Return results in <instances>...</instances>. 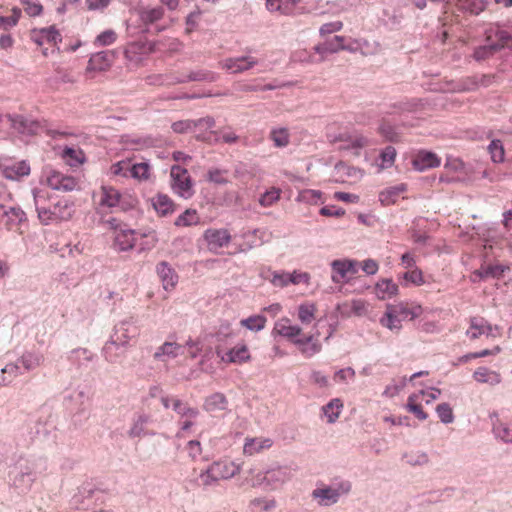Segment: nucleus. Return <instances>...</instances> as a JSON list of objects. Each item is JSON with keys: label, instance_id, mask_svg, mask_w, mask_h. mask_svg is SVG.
Instances as JSON below:
<instances>
[{"label": "nucleus", "instance_id": "60", "mask_svg": "<svg viewBox=\"0 0 512 512\" xmlns=\"http://www.w3.org/2000/svg\"><path fill=\"white\" fill-rule=\"evenodd\" d=\"M316 311L314 303L305 302L299 306L298 317L300 320H309L316 317Z\"/></svg>", "mask_w": 512, "mask_h": 512}, {"label": "nucleus", "instance_id": "11", "mask_svg": "<svg viewBox=\"0 0 512 512\" xmlns=\"http://www.w3.org/2000/svg\"><path fill=\"white\" fill-rule=\"evenodd\" d=\"M216 354L226 364H242L250 360V352L244 343H238L230 349L221 345L216 347Z\"/></svg>", "mask_w": 512, "mask_h": 512}, {"label": "nucleus", "instance_id": "64", "mask_svg": "<svg viewBox=\"0 0 512 512\" xmlns=\"http://www.w3.org/2000/svg\"><path fill=\"white\" fill-rule=\"evenodd\" d=\"M322 193L318 190H312V189H306L300 192L299 198L302 201L311 203V204H317L318 201L321 199Z\"/></svg>", "mask_w": 512, "mask_h": 512}, {"label": "nucleus", "instance_id": "32", "mask_svg": "<svg viewBox=\"0 0 512 512\" xmlns=\"http://www.w3.org/2000/svg\"><path fill=\"white\" fill-rule=\"evenodd\" d=\"M398 291V285L391 279H381L376 283L374 287L375 295L380 300L390 299L396 296Z\"/></svg>", "mask_w": 512, "mask_h": 512}, {"label": "nucleus", "instance_id": "62", "mask_svg": "<svg viewBox=\"0 0 512 512\" xmlns=\"http://www.w3.org/2000/svg\"><path fill=\"white\" fill-rule=\"evenodd\" d=\"M227 174L228 172L226 170L214 168L208 171L207 178L210 182L215 184H226L228 182Z\"/></svg>", "mask_w": 512, "mask_h": 512}, {"label": "nucleus", "instance_id": "15", "mask_svg": "<svg viewBox=\"0 0 512 512\" xmlns=\"http://www.w3.org/2000/svg\"><path fill=\"white\" fill-rule=\"evenodd\" d=\"M293 476V470L289 466H277L268 469L264 476L263 482L270 486L271 489H276L289 481Z\"/></svg>", "mask_w": 512, "mask_h": 512}, {"label": "nucleus", "instance_id": "17", "mask_svg": "<svg viewBox=\"0 0 512 512\" xmlns=\"http://www.w3.org/2000/svg\"><path fill=\"white\" fill-rule=\"evenodd\" d=\"M441 158L434 152L419 150L412 159V165L417 171H425L431 168L439 167Z\"/></svg>", "mask_w": 512, "mask_h": 512}, {"label": "nucleus", "instance_id": "26", "mask_svg": "<svg viewBox=\"0 0 512 512\" xmlns=\"http://www.w3.org/2000/svg\"><path fill=\"white\" fill-rule=\"evenodd\" d=\"M490 419L495 438L504 443H512V428L499 419L497 412H493L490 415Z\"/></svg>", "mask_w": 512, "mask_h": 512}, {"label": "nucleus", "instance_id": "31", "mask_svg": "<svg viewBox=\"0 0 512 512\" xmlns=\"http://www.w3.org/2000/svg\"><path fill=\"white\" fill-rule=\"evenodd\" d=\"M407 185L406 184H399L393 187H389L384 189L379 194V201L384 206H389L395 204L400 198L402 197V194L406 192Z\"/></svg>", "mask_w": 512, "mask_h": 512}, {"label": "nucleus", "instance_id": "61", "mask_svg": "<svg viewBox=\"0 0 512 512\" xmlns=\"http://www.w3.org/2000/svg\"><path fill=\"white\" fill-rule=\"evenodd\" d=\"M281 305L278 303H274L263 309L262 314L258 315L256 318H248L247 320H267V318H275L281 311Z\"/></svg>", "mask_w": 512, "mask_h": 512}, {"label": "nucleus", "instance_id": "63", "mask_svg": "<svg viewBox=\"0 0 512 512\" xmlns=\"http://www.w3.org/2000/svg\"><path fill=\"white\" fill-rule=\"evenodd\" d=\"M396 157V150L392 146L386 147L381 153V168H389L393 165Z\"/></svg>", "mask_w": 512, "mask_h": 512}, {"label": "nucleus", "instance_id": "22", "mask_svg": "<svg viewBox=\"0 0 512 512\" xmlns=\"http://www.w3.org/2000/svg\"><path fill=\"white\" fill-rule=\"evenodd\" d=\"M59 207L60 203H57L54 206L53 210L39 209L38 217L41 220V222L44 224H48L51 221L66 220L72 216V207L66 201L64 202L66 212H58Z\"/></svg>", "mask_w": 512, "mask_h": 512}, {"label": "nucleus", "instance_id": "8", "mask_svg": "<svg viewBox=\"0 0 512 512\" xmlns=\"http://www.w3.org/2000/svg\"><path fill=\"white\" fill-rule=\"evenodd\" d=\"M42 183L53 190L62 192H70L79 187V181L77 178L65 175L52 168H46L43 171Z\"/></svg>", "mask_w": 512, "mask_h": 512}, {"label": "nucleus", "instance_id": "30", "mask_svg": "<svg viewBox=\"0 0 512 512\" xmlns=\"http://www.w3.org/2000/svg\"><path fill=\"white\" fill-rule=\"evenodd\" d=\"M466 334L472 339H476L481 335L496 337L499 334V329L497 325L492 326L488 322H471V326L466 331Z\"/></svg>", "mask_w": 512, "mask_h": 512}, {"label": "nucleus", "instance_id": "10", "mask_svg": "<svg viewBox=\"0 0 512 512\" xmlns=\"http://www.w3.org/2000/svg\"><path fill=\"white\" fill-rule=\"evenodd\" d=\"M386 314L389 320H414L423 315V308L415 302H399L389 306Z\"/></svg>", "mask_w": 512, "mask_h": 512}, {"label": "nucleus", "instance_id": "58", "mask_svg": "<svg viewBox=\"0 0 512 512\" xmlns=\"http://www.w3.org/2000/svg\"><path fill=\"white\" fill-rule=\"evenodd\" d=\"M25 12L32 17L39 16L43 7L39 0H21Z\"/></svg>", "mask_w": 512, "mask_h": 512}, {"label": "nucleus", "instance_id": "50", "mask_svg": "<svg viewBox=\"0 0 512 512\" xmlns=\"http://www.w3.org/2000/svg\"><path fill=\"white\" fill-rule=\"evenodd\" d=\"M417 399V394L410 395L407 400L406 409L413 413L419 420H426L428 418V414L423 411L420 404L416 403Z\"/></svg>", "mask_w": 512, "mask_h": 512}, {"label": "nucleus", "instance_id": "23", "mask_svg": "<svg viewBox=\"0 0 512 512\" xmlns=\"http://www.w3.org/2000/svg\"><path fill=\"white\" fill-rule=\"evenodd\" d=\"M11 125L15 131L21 134L33 135L37 134L42 129L39 122L23 116H15L11 118Z\"/></svg>", "mask_w": 512, "mask_h": 512}, {"label": "nucleus", "instance_id": "46", "mask_svg": "<svg viewBox=\"0 0 512 512\" xmlns=\"http://www.w3.org/2000/svg\"><path fill=\"white\" fill-rule=\"evenodd\" d=\"M491 160L495 163H502L505 160V149L500 140H492L488 146Z\"/></svg>", "mask_w": 512, "mask_h": 512}, {"label": "nucleus", "instance_id": "37", "mask_svg": "<svg viewBox=\"0 0 512 512\" xmlns=\"http://www.w3.org/2000/svg\"><path fill=\"white\" fill-rule=\"evenodd\" d=\"M151 201L153 208L160 216H166L174 211V203L167 195L158 194Z\"/></svg>", "mask_w": 512, "mask_h": 512}, {"label": "nucleus", "instance_id": "9", "mask_svg": "<svg viewBox=\"0 0 512 512\" xmlns=\"http://www.w3.org/2000/svg\"><path fill=\"white\" fill-rule=\"evenodd\" d=\"M172 190L183 198L193 194V184L188 171L179 165L171 167L170 171Z\"/></svg>", "mask_w": 512, "mask_h": 512}, {"label": "nucleus", "instance_id": "19", "mask_svg": "<svg viewBox=\"0 0 512 512\" xmlns=\"http://www.w3.org/2000/svg\"><path fill=\"white\" fill-rule=\"evenodd\" d=\"M235 472L227 473L222 472V463L214 462L207 469L202 471L199 475L200 484L203 486H210L220 479H227L234 476Z\"/></svg>", "mask_w": 512, "mask_h": 512}, {"label": "nucleus", "instance_id": "4", "mask_svg": "<svg viewBox=\"0 0 512 512\" xmlns=\"http://www.w3.org/2000/svg\"><path fill=\"white\" fill-rule=\"evenodd\" d=\"M274 330L281 336L292 340L295 344L301 347L302 352L310 357L320 350V346L312 342L313 336L303 334L298 326H286L283 322H276Z\"/></svg>", "mask_w": 512, "mask_h": 512}, {"label": "nucleus", "instance_id": "53", "mask_svg": "<svg viewBox=\"0 0 512 512\" xmlns=\"http://www.w3.org/2000/svg\"><path fill=\"white\" fill-rule=\"evenodd\" d=\"M163 16V9L160 7L145 9L141 12V20L145 24H153L160 20Z\"/></svg>", "mask_w": 512, "mask_h": 512}, {"label": "nucleus", "instance_id": "24", "mask_svg": "<svg viewBox=\"0 0 512 512\" xmlns=\"http://www.w3.org/2000/svg\"><path fill=\"white\" fill-rule=\"evenodd\" d=\"M315 50L320 54H325V53H336L340 50L355 51L356 48L353 47L352 45H347L345 43V37L334 36L333 38L327 40L323 44L316 46Z\"/></svg>", "mask_w": 512, "mask_h": 512}, {"label": "nucleus", "instance_id": "25", "mask_svg": "<svg viewBox=\"0 0 512 512\" xmlns=\"http://www.w3.org/2000/svg\"><path fill=\"white\" fill-rule=\"evenodd\" d=\"M132 324L133 322H117L110 339L126 346L128 340L136 335V328Z\"/></svg>", "mask_w": 512, "mask_h": 512}, {"label": "nucleus", "instance_id": "57", "mask_svg": "<svg viewBox=\"0 0 512 512\" xmlns=\"http://www.w3.org/2000/svg\"><path fill=\"white\" fill-rule=\"evenodd\" d=\"M436 412L442 423L449 424L454 421L453 411L448 403L438 404Z\"/></svg>", "mask_w": 512, "mask_h": 512}, {"label": "nucleus", "instance_id": "51", "mask_svg": "<svg viewBox=\"0 0 512 512\" xmlns=\"http://www.w3.org/2000/svg\"><path fill=\"white\" fill-rule=\"evenodd\" d=\"M20 17L21 10L17 7H14L11 10V14L9 16H0V28L3 30H8L16 26Z\"/></svg>", "mask_w": 512, "mask_h": 512}, {"label": "nucleus", "instance_id": "47", "mask_svg": "<svg viewBox=\"0 0 512 512\" xmlns=\"http://www.w3.org/2000/svg\"><path fill=\"white\" fill-rule=\"evenodd\" d=\"M149 420L150 418L146 414L138 415L128 432L129 437L136 438L142 436L144 433V427L149 422Z\"/></svg>", "mask_w": 512, "mask_h": 512}, {"label": "nucleus", "instance_id": "21", "mask_svg": "<svg viewBox=\"0 0 512 512\" xmlns=\"http://www.w3.org/2000/svg\"><path fill=\"white\" fill-rule=\"evenodd\" d=\"M102 354L107 362L119 364L125 358L126 346L109 339L102 349Z\"/></svg>", "mask_w": 512, "mask_h": 512}, {"label": "nucleus", "instance_id": "56", "mask_svg": "<svg viewBox=\"0 0 512 512\" xmlns=\"http://www.w3.org/2000/svg\"><path fill=\"white\" fill-rule=\"evenodd\" d=\"M403 279L415 286H421V285L425 284L423 272L418 267L415 269L406 271L403 274Z\"/></svg>", "mask_w": 512, "mask_h": 512}, {"label": "nucleus", "instance_id": "54", "mask_svg": "<svg viewBox=\"0 0 512 512\" xmlns=\"http://www.w3.org/2000/svg\"><path fill=\"white\" fill-rule=\"evenodd\" d=\"M34 480H35V474L27 466L24 469H21L20 472L15 476L14 484L15 485L20 484V485L29 487Z\"/></svg>", "mask_w": 512, "mask_h": 512}, {"label": "nucleus", "instance_id": "55", "mask_svg": "<svg viewBox=\"0 0 512 512\" xmlns=\"http://www.w3.org/2000/svg\"><path fill=\"white\" fill-rule=\"evenodd\" d=\"M41 357L34 353H25L22 355V357L19 360V363H21L22 367L26 371H30L35 369L40 364Z\"/></svg>", "mask_w": 512, "mask_h": 512}, {"label": "nucleus", "instance_id": "28", "mask_svg": "<svg viewBox=\"0 0 512 512\" xmlns=\"http://www.w3.org/2000/svg\"><path fill=\"white\" fill-rule=\"evenodd\" d=\"M260 277L269 281L274 287L284 288L290 284V273L272 271L269 268H262L260 270Z\"/></svg>", "mask_w": 512, "mask_h": 512}, {"label": "nucleus", "instance_id": "2", "mask_svg": "<svg viewBox=\"0 0 512 512\" xmlns=\"http://www.w3.org/2000/svg\"><path fill=\"white\" fill-rule=\"evenodd\" d=\"M329 143L338 145L339 150L351 151L354 156H359L363 148L369 145V140L358 132L343 130L338 133L327 131Z\"/></svg>", "mask_w": 512, "mask_h": 512}, {"label": "nucleus", "instance_id": "20", "mask_svg": "<svg viewBox=\"0 0 512 512\" xmlns=\"http://www.w3.org/2000/svg\"><path fill=\"white\" fill-rule=\"evenodd\" d=\"M113 62L111 51H100L94 53L87 64L86 72H105L110 69Z\"/></svg>", "mask_w": 512, "mask_h": 512}, {"label": "nucleus", "instance_id": "33", "mask_svg": "<svg viewBox=\"0 0 512 512\" xmlns=\"http://www.w3.org/2000/svg\"><path fill=\"white\" fill-rule=\"evenodd\" d=\"M228 407V400L223 393L216 392L208 396L203 404V408L208 413L225 411Z\"/></svg>", "mask_w": 512, "mask_h": 512}, {"label": "nucleus", "instance_id": "40", "mask_svg": "<svg viewBox=\"0 0 512 512\" xmlns=\"http://www.w3.org/2000/svg\"><path fill=\"white\" fill-rule=\"evenodd\" d=\"M200 223V216L195 209H186L174 221L176 227H191Z\"/></svg>", "mask_w": 512, "mask_h": 512}, {"label": "nucleus", "instance_id": "49", "mask_svg": "<svg viewBox=\"0 0 512 512\" xmlns=\"http://www.w3.org/2000/svg\"><path fill=\"white\" fill-rule=\"evenodd\" d=\"M280 196L281 189L272 187L260 196L259 204L263 207H270L280 199Z\"/></svg>", "mask_w": 512, "mask_h": 512}, {"label": "nucleus", "instance_id": "13", "mask_svg": "<svg viewBox=\"0 0 512 512\" xmlns=\"http://www.w3.org/2000/svg\"><path fill=\"white\" fill-rule=\"evenodd\" d=\"M31 40L39 47L45 44L54 46L59 51L58 44L62 41V36L55 26L42 29H34L30 34Z\"/></svg>", "mask_w": 512, "mask_h": 512}, {"label": "nucleus", "instance_id": "5", "mask_svg": "<svg viewBox=\"0 0 512 512\" xmlns=\"http://www.w3.org/2000/svg\"><path fill=\"white\" fill-rule=\"evenodd\" d=\"M216 76L214 73L206 72H191L187 75L175 76L173 74H151L145 78L148 85L164 86L185 83L189 81H214Z\"/></svg>", "mask_w": 512, "mask_h": 512}, {"label": "nucleus", "instance_id": "16", "mask_svg": "<svg viewBox=\"0 0 512 512\" xmlns=\"http://www.w3.org/2000/svg\"><path fill=\"white\" fill-rule=\"evenodd\" d=\"M257 63L258 61L252 56H241L226 58L222 60L219 65L222 69H225L230 73L237 74L250 70Z\"/></svg>", "mask_w": 512, "mask_h": 512}, {"label": "nucleus", "instance_id": "29", "mask_svg": "<svg viewBox=\"0 0 512 512\" xmlns=\"http://www.w3.org/2000/svg\"><path fill=\"white\" fill-rule=\"evenodd\" d=\"M61 158L70 167H79L86 162V155L79 147L66 146L63 148Z\"/></svg>", "mask_w": 512, "mask_h": 512}, {"label": "nucleus", "instance_id": "7", "mask_svg": "<svg viewBox=\"0 0 512 512\" xmlns=\"http://www.w3.org/2000/svg\"><path fill=\"white\" fill-rule=\"evenodd\" d=\"M108 223L113 229V246L119 251L131 250L135 246L137 232L116 219H111Z\"/></svg>", "mask_w": 512, "mask_h": 512}, {"label": "nucleus", "instance_id": "1", "mask_svg": "<svg viewBox=\"0 0 512 512\" xmlns=\"http://www.w3.org/2000/svg\"><path fill=\"white\" fill-rule=\"evenodd\" d=\"M93 203L98 211H112L119 207L123 211L130 210L138 204L136 197L121 192L111 185H101L92 195Z\"/></svg>", "mask_w": 512, "mask_h": 512}, {"label": "nucleus", "instance_id": "38", "mask_svg": "<svg viewBox=\"0 0 512 512\" xmlns=\"http://www.w3.org/2000/svg\"><path fill=\"white\" fill-rule=\"evenodd\" d=\"M272 446V440L269 438H252L246 439V442L243 447L244 454L253 455L258 453L266 448H270Z\"/></svg>", "mask_w": 512, "mask_h": 512}, {"label": "nucleus", "instance_id": "36", "mask_svg": "<svg viewBox=\"0 0 512 512\" xmlns=\"http://www.w3.org/2000/svg\"><path fill=\"white\" fill-rule=\"evenodd\" d=\"M157 273L160 276L163 287L165 290H169L175 287L178 277L175 272L168 266L167 263L161 262L157 266Z\"/></svg>", "mask_w": 512, "mask_h": 512}, {"label": "nucleus", "instance_id": "6", "mask_svg": "<svg viewBox=\"0 0 512 512\" xmlns=\"http://www.w3.org/2000/svg\"><path fill=\"white\" fill-rule=\"evenodd\" d=\"M154 51V44L147 40H139L127 43L124 47V57L127 67H140L144 60Z\"/></svg>", "mask_w": 512, "mask_h": 512}, {"label": "nucleus", "instance_id": "59", "mask_svg": "<svg viewBox=\"0 0 512 512\" xmlns=\"http://www.w3.org/2000/svg\"><path fill=\"white\" fill-rule=\"evenodd\" d=\"M143 242L140 243L142 250H150L158 243V236L155 230H148L141 234Z\"/></svg>", "mask_w": 512, "mask_h": 512}, {"label": "nucleus", "instance_id": "45", "mask_svg": "<svg viewBox=\"0 0 512 512\" xmlns=\"http://www.w3.org/2000/svg\"><path fill=\"white\" fill-rule=\"evenodd\" d=\"M172 408L177 414L189 419H194L199 415L198 409L188 406L179 399H172Z\"/></svg>", "mask_w": 512, "mask_h": 512}, {"label": "nucleus", "instance_id": "39", "mask_svg": "<svg viewBox=\"0 0 512 512\" xmlns=\"http://www.w3.org/2000/svg\"><path fill=\"white\" fill-rule=\"evenodd\" d=\"M131 165V159L120 160L110 166L108 174L113 178H129L131 176Z\"/></svg>", "mask_w": 512, "mask_h": 512}, {"label": "nucleus", "instance_id": "41", "mask_svg": "<svg viewBox=\"0 0 512 512\" xmlns=\"http://www.w3.org/2000/svg\"><path fill=\"white\" fill-rule=\"evenodd\" d=\"M342 313L348 317H363L366 311V305L361 300H354L349 303H345L342 306Z\"/></svg>", "mask_w": 512, "mask_h": 512}, {"label": "nucleus", "instance_id": "14", "mask_svg": "<svg viewBox=\"0 0 512 512\" xmlns=\"http://www.w3.org/2000/svg\"><path fill=\"white\" fill-rule=\"evenodd\" d=\"M203 238L210 251L217 253L220 249L227 247L231 241V235L227 229H207Z\"/></svg>", "mask_w": 512, "mask_h": 512}, {"label": "nucleus", "instance_id": "52", "mask_svg": "<svg viewBox=\"0 0 512 512\" xmlns=\"http://www.w3.org/2000/svg\"><path fill=\"white\" fill-rule=\"evenodd\" d=\"M403 458L411 466H423L429 462V457L425 452H410L405 453Z\"/></svg>", "mask_w": 512, "mask_h": 512}, {"label": "nucleus", "instance_id": "12", "mask_svg": "<svg viewBox=\"0 0 512 512\" xmlns=\"http://www.w3.org/2000/svg\"><path fill=\"white\" fill-rule=\"evenodd\" d=\"M360 264L354 260H335L332 262V280L335 283H343L353 278Z\"/></svg>", "mask_w": 512, "mask_h": 512}, {"label": "nucleus", "instance_id": "18", "mask_svg": "<svg viewBox=\"0 0 512 512\" xmlns=\"http://www.w3.org/2000/svg\"><path fill=\"white\" fill-rule=\"evenodd\" d=\"M2 173L5 178L19 180L30 174L31 168L27 161H8L1 164Z\"/></svg>", "mask_w": 512, "mask_h": 512}, {"label": "nucleus", "instance_id": "42", "mask_svg": "<svg viewBox=\"0 0 512 512\" xmlns=\"http://www.w3.org/2000/svg\"><path fill=\"white\" fill-rule=\"evenodd\" d=\"M131 178L138 181H146L151 177V168L148 163H133L131 165Z\"/></svg>", "mask_w": 512, "mask_h": 512}, {"label": "nucleus", "instance_id": "35", "mask_svg": "<svg viewBox=\"0 0 512 512\" xmlns=\"http://www.w3.org/2000/svg\"><path fill=\"white\" fill-rule=\"evenodd\" d=\"M197 125H202V126H206L208 128H212L215 125V121L211 117L200 119L197 122L191 121V120L177 121L172 124V129L176 133H184L189 130H192Z\"/></svg>", "mask_w": 512, "mask_h": 512}, {"label": "nucleus", "instance_id": "48", "mask_svg": "<svg viewBox=\"0 0 512 512\" xmlns=\"http://www.w3.org/2000/svg\"><path fill=\"white\" fill-rule=\"evenodd\" d=\"M118 38L117 33L112 30L108 29L100 33L93 41V44L95 47H103V46H109L116 42Z\"/></svg>", "mask_w": 512, "mask_h": 512}, {"label": "nucleus", "instance_id": "34", "mask_svg": "<svg viewBox=\"0 0 512 512\" xmlns=\"http://www.w3.org/2000/svg\"><path fill=\"white\" fill-rule=\"evenodd\" d=\"M24 219V212L19 208L9 207L4 211L2 221L8 230H14L19 227Z\"/></svg>", "mask_w": 512, "mask_h": 512}, {"label": "nucleus", "instance_id": "43", "mask_svg": "<svg viewBox=\"0 0 512 512\" xmlns=\"http://www.w3.org/2000/svg\"><path fill=\"white\" fill-rule=\"evenodd\" d=\"M270 139L276 147H286L290 142V133L287 128H274L270 132Z\"/></svg>", "mask_w": 512, "mask_h": 512}, {"label": "nucleus", "instance_id": "44", "mask_svg": "<svg viewBox=\"0 0 512 512\" xmlns=\"http://www.w3.org/2000/svg\"><path fill=\"white\" fill-rule=\"evenodd\" d=\"M343 404L340 399H332L329 403L323 406V412L328 419L329 423H334L339 417Z\"/></svg>", "mask_w": 512, "mask_h": 512}, {"label": "nucleus", "instance_id": "27", "mask_svg": "<svg viewBox=\"0 0 512 512\" xmlns=\"http://www.w3.org/2000/svg\"><path fill=\"white\" fill-rule=\"evenodd\" d=\"M302 0H266V7L270 12L281 15H292L296 12Z\"/></svg>", "mask_w": 512, "mask_h": 512}, {"label": "nucleus", "instance_id": "3", "mask_svg": "<svg viewBox=\"0 0 512 512\" xmlns=\"http://www.w3.org/2000/svg\"><path fill=\"white\" fill-rule=\"evenodd\" d=\"M351 483L347 480H334L331 485H323L315 488L311 497L320 506H331L336 504L342 495L349 493Z\"/></svg>", "mask_w": 512, "mask_h": 512}]
</instances>
